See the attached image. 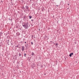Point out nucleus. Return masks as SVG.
I'll use <instances>...</instances> for the list:
<instances>
[{"instance_id": "obj_1", "label": "nucleus", "mask_w": 79, "mask_h": 79, "mask_svg": "<svg viewBox=\"0 0 79 79\" xmlns=\"http://www.w3.org/2000/svg\"><path fill=\"white\" fill-rule=\"evenodd\" d=\"M23 27L25 28V29H27L28 27H29V24H28V22H23L22 23Z\"/></svg>"}, {"instance_id": "obj_2", "label": "nucleus", "mask_w": 79, "mask_h": 79, "mask_svg": "<svg viewBox=\"0 0 79 79\" xmlns=\"http://www.w3.org/2000/svg\"><path fill=\"white\" fill-rule=\"evenodd\" d=\"M31 66L32 68H34V67L35 66V63H34V62H32V63H31Z\"/></svg>"}, {"instance_id": "obj_3", "label": "nucleus", "mask_w": 79, "mask_h": 79, "mask_svg": "<svg viewBox=\"0 0 79 79\" xmlns=\"http://www.w3.org/2000/svg\"><path fill=\"white\" fill-rule=\"evenodd\" d=\"M13 58L15 60H16L17 59V56L16 55H15L14 56H13Z\"/></svg>"}, {"instance_id": "obj_4", "label": "nucleus", "mask_w": 79, "mask_h": 79, "mask_svg": "<svg viewBox=\"0 0 79 79\" xmlns=\"http://www.w3.org/2000/svg\"><path fill=\"white\" fill-rule=\"evenodd\" d=\"M28 9H29V6L27 5H26L25 6V11L27 10H28Z\"/></svg>"}, {"instance_id": "obj_5", "label": "nucleus", "mask_w": 79, "mask_h": 79, "mask_svg": "<svg viewBox=\"0 0 79 79\" xmlns=\"http://www.w3.org/2000/svg\"><path fill=\"white\" fill-rule=\"evenodd\" d=\"M22 48V50L23 52L24 50V49H25V47L23 46H21Z\"/></svg>"}, {"instance_id": "obj_6", "label": "nucleus", "mask_w": 79, "mask_h": 79, "mask_svg": "<svg viewBox=\"0 0 79 79\" xmlns=\"http://www.w3.org/2000/svg\"><path fill=\"white\" fill-rule=\"evenodd\" d=\"M37 65L40 66L41 64V63L40 62H38L37 63Z\"/></svg>"}, {"instance_id": "obj_7", "label": "nucleus", "mask_w": 79, "mask_h": 79, "mask_svg": "<svg viewBox=\"0 0 79 79\" xmlns=\"http://www.w3.org/2000/svg\"><path fill=\"white\" fill-rule=\"evenodd\" d=\"M27 44H25V46L26 48H27V47H29V44H28V42L27 43Z\"/></svg>"}, {"instance_id": "obj_8", "label": "nucleus", "mask_w": 79, "mask_h": 79, "mask_svg": "<svg viewBox=\"0 0 79 79\" xmlns=\"http://www.w3.org/2000/svg\"><path fill=\"white\" fill-rule=\"evenodd\" d=\"M23 62H21L19 64V66H23Z\"/></svg>"}, {"instance_id": "obj_9", "label": "nucleus", "mask_w": 79, "mask_h": 79, "mask_svg": "<svg viewBox=\"0 0 79 79\" xmlns=\"http://www.w3.org/2000/svg\"><path fill=\"white\" fill-rule=\"evenodd\" d=\"M74 55V53H73V52H72L70 54L69 56L71 57L72 56V55Z\"/></svg>"}, {"instance_id": "obj_10", "label": "nucleus", "mask_w": 79, "mask_h": 79, "mask_svg": "<svg viewBox=\"0 0 79 79\" xmlns=\"http://www.w3.org/2000/svg\"><path fill=\"white\" fill-rule=\"evenodd\" d=\"M32 7L33 8H34V7L35 5H36V4L35 3H33L32 4Z\"/></svg>"}, {"instance_id": "obj_11", "label": "nucleus", "mask_w": 79, "mask_h": 79, "mask_svg": "<svg viewBox=\"0 0 79 79\" xmlns=\"http://www.w3.org/2000/svg\"><path fill=\"white\" fill-rule=\"evenodd\" d=\"M16 34L17 36H19V35H20V33L19 32H17V33H16Z\"/></svg>"}, {"instance_id": "obj_12", "label": "nucleus", "mask_w": 79, "mask_h": 79, "mask_svg": "<svg viewBox=\"0 0 79 79\" xmlns=\"http://www.w3.org/2000/svg\"><path fill=\"white\" fill-rule=\"evenodd\" d=\"M19 29H22V27H21V25H20L19 27Z\"/></svg>"}, {"instance_id": "obj_13", "label": "nucleus", "mask_w": 79, "mask_h": 79, "mask_svg": "<svg viewBox=\"0 0 79 79\" xmlns=\"http://www.w3.org/2000/svg\"><path fill=\"white\" fill-rule=\"evenodd\" d=\"M19 45H20V44H19L17 45L16 46V47H17V48H19Z\"/></svg>"}, {"instance_id": "obj_14", "label": "nucleus", "mask_w": 79, "mask_h": 79, "mask_svg": "<svg viewBox=\"0 0 79 79\" xmlns=\"http://www.w3.org/2000/svg\"><path fill=\"white\" fill-rule=\"evenodd\" d=\"M2 35H3V33L1 32H0V36H2Z\"/></svg>"}, {"instance_id": "obj_15", "label": "nucleus", "mask_w": 79, "mask_h": 79, "mask_svg": "<svg viewBox=\"0 0 79 79\" xmlns=\"http://www.w3.org/2000/svg\"><path fill=\"white\" fill-rule=\"evenodd\" d=\"M58 44L56 43V48H57V47H58Z\"/></svg>"}, {"instance_id": "obj_16", "label": "nucleus", "mask_w": 79, "mask_h": 79, "mask_svg": "<svg viewBox=\"0 0 79 79\" xmlns=\"http://www.w3.org/2000/svg\"><path fill=\"white\" fill-rule=\"evenodd\" d=\"M28 17H29V19H31L32 17V16L31 15H29Z\"/></svg>"}, {"instance_id": "obj_17", "label": "nucleus", "mask_w": 79, "mask_h": 79, "mask_svg": "<svg viewBox=\"0 0 79 79\" xmlns=\"http://www.w3.org/2000/svg\"><path fill=\"white\" fill-rule=\"evenodd\" d=\"M16 26H18L19 27V24L18 23H17L16 24Z\"/></svg>"}, {"instance_id": "obj_18", "label": "nucleus", "mask_w": 79, "mask_h": 79, "mask_svg": "<svg viewBox=\"0 0 79 79\" xmlns=\"http://www.w3.org/2000/svg\"><path fill=\"white\" fill-rule=\"evenodd\" d=\"M31 55H32V56H34V55H35V54L33 52L32 53Z\"/></svg>"}, {"instance_id": "obj_19", "label": "nucleus", "mask_w": 79, "mask_h": 79, "mask_svg": "<svg viewBox=\"0 0 79 79\" xmlns=\"http://www.w3.org/2000/svg\"><path fill=\"white\" fill-rule=\"evenodd\" d=\"M44 10H45V8H44V7H43L42 9V11H44Z\"/></svg>"}, {"instance_id": "obj_20", "label": "nucleus", "mask_w": 79, "mask_h": 79, "mask_svg": "<svg viewBox=\"0 0 79 79\" xmlns=\"http://www.w3.org/2000/svg\"><path fill=\"white\" fill-rule=\"evenodd\" d=\"M49 43L50 44H52L53 43L52 42V41H50Z\"/></svg>"}, {"instance_id": "obj_21", "label": "nucleus", "mask_w": 79, "mask_h": 79, "mask_svg": "<svg viewBox=\"0 0 79 79\" xmlns=\"http://www.w3.org/2000/svg\"><path fill=\"white\" fill-rule=\"evenodd\" d=\"M22 9H23V10H25V7H24V6H23L22 7Z\"/></svg>"}, {"instance_id": "obj_22", "label": "nucleus", "mask_w": 79, "mask_h": 79, "mask_svg": "<svg viewBox=\"0 0 79 79\" xmlns=\"http://www.w3.org/2000/svg\"><path fill=\"white\" fill-rule=\"evenodd\" d=\"M23 41H21V42H19V44H22H22H23Z\"/></svg>"}, {"instance_id": "obj_23", "label": "nucleus", "mask_w": 79, "mask_h": 79, "mask_svg": "<svg viewBox=\"0 0 79 79\" xmlns=\"http://www.w3.org/2000/svg\"><path fill=\"white\" fill-rule=\"evenodd\" d=\"M22 70H23L21 69V70H20V73H21V72H22V73H23V71Z\"/></svg>"}, {"instance_id": "obj_24", "label": "nucleus", "mask_w": 79, "mask_h": 79, "mask_svg": "<svg viewBox=\"0 0 79 79\" xmlns=\"http://www.w3.org/2000/svg\"><path fill=\"white\" fill-rule=\"evenodd\" d=\"M41 58H42V57H41V56H39V59L40 60V59H41Z\"/></svg>"}, {"instance_id": "obj_25", "label": "nucleus", "mask_w": 79, "mask_h": 79, "mask_svg": "<svg viewBox=\"0 0 79 79\" xmlns=\"http://www.w3.org/2000/svg\"><path fill=\"white\" fill-rule=\"evenodd\" d=\"M26 16L24 15V16L23 17V18L24 19H26Z\"/></svg>"}, {"instance_id": "obj_26", "label": "nucleus", "mask_w": 79, "mask_h": 79, "mask_svg": "<svg viewBox=\"0 0 79 79\" xmlns=\"http://www.w3.org/2000/svg\"><path fill=\"white\" fill-rule=\"evenodd\" d=\"M19 56H21V53H19Z\"/></svg>"}, {"instance_id": "obj_27", "label": "nucleus", "mask_w": 79, "mask_h": 79, "mask_svg": "<svg viewBox=\"0 0 79 79\" xmlns=\"http://www.w3.org/2000/svg\"><path fill=\"white\" fill-rule=\"evenodd\" d=\"M28 1L30 3H31V2H32V0H29Z\"/></svg>"}, {"instance_id": "obj_28", "label": "nucleus", "mask_w": 79, "mask_h": 79, "mask_svg": "<svg viewBox=\"0 0 79 79\" xmlns=\"http://www.w3.org/2000/svg\"><path fill=\"white\" fill-rule=\"evenodd\" d=\"M24 56L25 57H26V54L25 53L24 54Z\"/></svg>"}, {"instance_id": "obj_29", "label": "nucleus", "mask_w": 79, "mask_h": 79, "mask_svg": "<svg viewBox=\"0 0 79 79\" xmlns=\"http://www.w3.org/2000/svg\"><path fill=\"white\" fill-rule=\"evenodd\" d=\"M9 20H10L11 21H12V19H10V18L9 19Z\"/></svg>"}, {"instance_id": "obj_30", "label": "nucleus", "mask_w": 79, "mask_h": 79, "mask_svg": "<svg viewBox=\"0 0 79 79\" xmlns=\"http://www.w3.org/2000/svg\"><path fill=\"white\" fill-rule=\"evenodd\" d=\"M16 28H19V27H18V26H17L16 25Z\"/></svg>"}, {"instance_id": "obj_31", "label": "nucleus", "mask_w": 79, "mask_h": 79, "mask_svg": "<svg viewBox=\"0 0 79 79\" xmlns=\"http://www.w3.org/2000/svg\"><path fill=\"white\" fill-rule=\"evenodd\" d=\"M31 45H34V44L32 42H31Z\"/></svg>"}, {"instance_id": "obj_32", "label": "nucleus", "mask_w": 79, "mask_h": 79, "mask_svg": "<svg viewBox=\"0 0 79 79\" xmlns=\"http://www.w3.org/2000/svg\"><path fill=\"white\" fill-rule=\"evenodd\" d=\"M25 11H29V9H27Z\"/></svg>"}, {"instance_id": "obj_33", "label": "nucleus", "mask_w": 79, "mask_h": 79, "mask_svg": "<svg viewBox=\"0 0 79 79\" xmlns=\"http://www.w3.org/2000/svg\"><path fill=\"white\" fill-rule=\"evenodd\" d=\"M29 57H28V59L29 61H30V60H31V59H29Z\"/></svg>"}, {"instance_id": "obj_34", "label": "nucleus", "mask_w": 79, "mask_h": 79, "mask_svg": "<svg viewBox=\"0 0 79 79\" xmlns=\"http://www.w3.org/2000/svg\"><path fill=\"white\" fill-rule=\"evenodd\" d=\"M13 26V23H12L11 24V26Z\"/></svg>"}, {"instance_id": "obj_35", "label": "nucleus", "mask_w": 79, "mask_h": 79, "mask_svg": "<svg viewBox=\"0 0 79 79\" xmlns=\"http://www.w3.org/2000/svg\"><path fill=\"white\" fill-rule=\"evenodd\" d=\"M17 63H18V64H19V63H19V62H18V61H17Z\"/></svg>"}, {"instance_id": "obj_36", "label": "nucleus", "mask_w": 79, "mask_h": 79, "mask_svg": "<svg viewBox=\"0 0 79 79\" xmlns=\"http://www.w3.org/2000/svg\"><path fill=\"white\" fill-rule=\"evenodd\" d=\"M53 44H54V45H56V43H53Z\"/></svg>"}, {"instance_id": "obj_37", "label": "nucleus", "mask_w": 79, "mask_h": 79, "mask_svg": "<svg viewBox=\"0 0 79 79\" xmlns=\"http://www.w3.org/2000/svg\"><path fill=\"white\" fill-rule=\"evenodd\" d=\"M31 37H34V35H32Z\"/></svg>"}, {"instance_id": "obj_38", "label": "nucleus", "mask_w": 79, "mask_h": 79, "mask_svg": "<svg viewBox=\"0 0 79 79\" xmlns=\"http://www.w3.org/2000/svg\"><path fill=\"white\" fill-rule=\"evenodd\" d=\"M56 64H57V61L56 62Z\"/></svg>"}, {"instance_id": "obj_39", "label": "nucleus", "mask_w": 79, "mask_h": 79, "mask_svg": "<svg viewBox=\"0 0 79 79\" xmlns=\"http://www.w3.org/2000/svg\"><path fill=\"white\" fill-rule=\"evenodd\" d=\"M13 44L11 43V45H13Z\"/></svg>"}, {"instance_id": "obj_40", "label": "nucleus", "mask_w": 79, "mask_h": 79, "mask_svg": "<svg viewBox=\"0 0 79 79\" xmlns=\"http://www.w3.org/2000/svg\"><path fill=\"white\" fill-rule=\"evenodd\" d=\"M33 20L34 21V20H33V19H31V21H33Z\"/></svg>"}, {"instance_id": "obj_41", "label": "nucleus", "mask_w": 79, "mask_h": 79, "mask_svg": "<svg viewBox=\"0 0 79 79\" xmlns=\"http://www.w3.org/2000/svg\"><path fill=\"white\" fill-rule=\"evenodd\" d=\"M7 43H8V45H10V44H8V42Z\"/></svg>"}, {"instance_id": "obj_42", "label": "nucleus", "mask_w": 79, "mask_h": 79, "mask_svg": "<svg viewBox=\"0 0 79 79\" xmlns=\"http://www.w3.org/2000/svg\"><path fill=\"white\" fill-rule=\"evenodd\" d=\"M19 48H21V47H19Z\"/></svg>"}, {"instance_id": "obj_43", "label": "nucleus", "mask_w": 79, "mask_h": 79, "mask_svg": "<svg viewBox=\"0 0 79 79\" xmlns=\"http://www.w3.org/2000/svg\"><path fill=\"white\" fill-rule=\"evenodd\" d=\"M21 1H22V2H23V0H21Z\"/></svg>"}, {"instance_id": "obj_44", "label": "nucleus", "mask_w": 79, "mask_h": 79, "mask_svg": "<svg viewBox=\"0 0 79 79\" xmlns=\"http://www.w3.org/2000/svg\"><path fill=\"white\" fill-rule=\"evenodd\" d=\"M25 44H26V42H25Z\"/></svg>"}, {"instance_id": "obj_45", "label": "nucleus", "mask_w": 79, "mask_h": 79, "mask_svg": "<svg viewBox=\"0 0 79 79\" xmlns=\"http://www.w3.org/2000/svg\"><path fill=\"white\" fill-rule=\"evenodd\" d=\"M1 2H2V3H3V1H1Z\"/></svg>"}, {"instance_id": "obj_46", "label": "nucleus", "mask_w": 79, "mask_h": 79, "mask_svg": "<svg viewBox=\"0 0 79 79\" xmlns=\"http://www.w3.org/2000/svg\"><path fill=\"white\" fill-rule=\"evenodd\" d=\"M15 60L14 61V62H13V63H15Z\"/></svg>"}, {"instance_id": "obj_47", "label": "nucleus", "mask_w": 79, "mask_h": 79, "mask_svg": "<svg viewBox=\"0 0 79 79\" xmlns=\"http://www.w3.org/2000/svg\"><path fill=\"white\" fill-rule=\"evenodd\" d=\"M68 5H69V4H68Z\"/></svg>"}, {"instance_id": "obj_48", "label": "nucleus", "mask_w": 79, "mask_h": 79, "mask_svg": "<svg viewBox=\"0 0 79 79\" xmlns=\"http://www.w3.org/2000/svg\"><path fill=\"white\" fill-rule=\"evenodd\" d=\"M46 38L47 37V36L46 35Z\"/></svg>"}, {"instance_id": "obj_49", "label": "nucleus", "mask_w": 79, "mask_h": 79, "mask_svg": "<svg viewBox=\"0 0 79 79\" xmlns=\"http://www.w3.org/2000/svg\"><path fill=\"white\" fill-rule=\"evenodd\" d=\"M44 75H46V74L44 73Z\"/></svg>"}, {"instance_id": "obj_50", "label": "nucleus", "mask_w": 79, "mask_h": 79, "mask_svg": "<svg viewBox=\"0 0 79 79\" xmlns=\"http://www.w3.org/2000/svg\"><path fill=\"white\" fill-rule=\"evenodd\" d=\"M0 47H1V45H0V48H1Z\"/></svg>"}, {"instance_id": "obj_51", "label": "nucleus", "mask_w": 79, "mask_h": 79, "mask_svg": "<svg viewBox=\"0 0 79 79\" xmlns=\"http://www.w3.org/2000/svg\"><path fill=\"white\" fill-rule=\"evenodd\" d=\"M39 31H40V29H39Z\"/></svg>"}, {"instance_id": "obj_52", "label": "nucleus", "mask_w": 79, "mask_h": 79, "mask_svg": "<svg viewBox=\"0 0 79 79\" xmlns=\"http://www.w3.org/2000/svg\"><path fill=\"white\" fill-rule=\"evenodd\" d=\"M25 9H24V11H25Z\"/></svg>"}, {"instance_id": "obj_53", "label": "nucleus", "mask_w": 79, "mask_h": 79, "mask_svg": "<svg viewBox=\"0 0 79 79\" xmlns=\"http://www.w3.org/2000/svg\"><path fill=\"white\" fill-rule=\"evenodd\" d=\"M34 38H35V37L34 36Z\"/></svg>"}, {"instance_id": "obj_54", "label": "nucleus", "mask_w": 79, "mask_h": 79, "mask_svg": "<svg viewBox=\"0 0 79 79\" xmlns=\"http://www.w3.org/2000/svg\"><path fill=\"white\" fill-rule=\"evenodd\" d=\"M17 48H15V49H16Z\"/></svg>"}, {"instance_id": "obj_55", "label": "nucleus", "mask_w": 79, "mask_h": 79, "mask_svg": "<svg viewBox=\"0 0 79 79\" xmlns=\"http://www.w3.org/2000/svg\"><path fill=\"white\" fill-rule=\"evenodd\" d=\"M48 39H49V38L48 37Z\"/></svg>"}, {"instance_id": "obj_56", "label": "nucleus", "mask_w": 79, "mask_h": 79, "mask_svg": "<svg viewBox=\"0 0 79 79\" xmlns=\"http://www.w3.org/2000/svg\"><path fill=\"white\" fill-rule=\"evenodd\" d=\"M68 9H69V8H67V10H68Z\"/></svg>"}, {"instance_id": "obj_57", "label": "nucleus", "mask_w": 79, "mask_h": 79, "mask_svg": "<svg viewBox=\"0 0 79 79\" xmlns=\"http://www.w3.org/2000/svg\"><path fill=\"white\" fill-rule=\"evenodd\" d=\"M8 41H9V40H8Z\"/></svg>"}, {"instance_id": "obj_58", "label": "nucleus", "mask_w": 79, "mask_h": 79, "mask_svg": "<svg viewBox=\"0 0 79 79\" xmlns=\"http://www.w3.org/2000/svg\"><path fill=\"white\" fill-rule=\"evenodd\" d=\"M34 42H35V40H34Z\"/></svg>"}, {"instance_id": "obj_59", "label": "nucleus", "mask_w": 79, "mask_h": 79, "mask_svg": "<svg viewBox=\"0 0 79 79\" xmlns=\"http://www.w3.org/2000/svg\"><path fill=\"white\" fill-rule=\"evenodd\" d=\"M58 6V5H57V6Z\"/></svg>"}, {"instance_id": "obj_60", "label": "nucleus", "mask_w": 79, "mask_h": 79, "mask_svg": "<svg viewBox=\"0 0 79 79\" xmlns=\"http://www.w3.org/2000/svg\"><path fill=\"white\" fill-rule=\"evenodd\" d=\"M14 71H15V70H14Z\"/></svg>"}, {"instance_id": "obj_61", "label": "nucleus", "mask_w": 79, "mask_h": 79, "mask_svg": "<svg viewBox=\"0 0 79 79\" xmlns=\"http://www.w3.org/2000/svg\"><path fill=\"white\" fill-rule=\"evenodd\" d=\"M76 63H77V61H76Z\"/></svg>"}, {"instance_id": "obj_62", "label": "nucleus", "mask_w": 79, "mask_h": 79, "mask_svg": "<svg viewBox=\"0 0 79 79\" xmlns=\"http://www.w3.org/2000/svg\"><path fill=\"white\" fill-rule=\"evenodd\" d=\"M11 2L12 1V0H11Z\"/></svg>"}, {"instance_id": "obj_63", "label": "nucleus", "mask_w": 79, "mask_h": 79, "mask_svg": "<svg viewBox=\"0 0 79 79\" xmlns=\"http://www.w3.org/2000/svg\"><path fill=\"white\" fill-rule=\"evenodd\" d=\"M65 60H66V58H65Z\"/></svg>"}]
</instances>
